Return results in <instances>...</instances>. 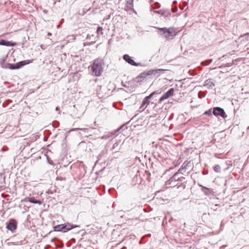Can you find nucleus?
<instances>
[{
	"label": "nucleus",
	"mask_w": 249,
	"mask_h": 249,
	"mask_svg": "<svg viewBox=\"0 0 249 249\" xmlns=\"http://www.w3.org/2000/svg\"><path fill=\"white\" fill-rule=\"evenodd\" d=\"M161 35H164V36L167 39H173L176 36V31L174 28H159Z\"/></svg>",
	"instance_id": "3"
},
{
	"label": "nucleus",
	"mask_w": 249,
	"mask_h": 249,
	"mask_svg": "<svg viewBox=\"0 0 249 249\" xmlns=\"http://www.w3.org/2000/svg\"><path fill=\"white\" fill-rule=\"evenodd\" d=\"M104 62L102 60L97 59L94 60L93 64L89 67L92 74L95 76H100L103 71Z\"/></svg>",
	"instance_id": "2"
},
{
	"label": "nucleus",
	"mask_w": 249,
	"mask_h": 249,
	"mask_svg": "<svg viewBox=\"0 0 249 249\" xmlns=\"http://www.w3.org/2000/svg\"><path fill=\"white\" fill-rule=\"evenodd\" d=\"M158 13L164 17L165 20H170L171 14L169 10H160L158 11Z\"/></svg>",
	"instance_id": "12"
},
{
	"label": "nucleus",
	"mask_w": 249,
	"mask_h": 249,
	"mask_svg": "<svg viewBox=\"0 0 249 249\" xmlns=\"http://www.w3.org/2000/svg\"><path fill=\"white\" fill-rule=\"evenodd\" d=\"M213 114L216 117H220L224 119L227 117V115L224 109L219 107H215L213 108Z\"/></svg>",
	"instance_id": "6"
},
{
	"label": "nucleus",
	"mask_w": 249,
	"mask_h": 249,
	"mask_svg": "<svg viewBox=\"0 0 249 249\" xmlns=\"http://www.w3.org/2000/svg\"><path fill=\"white\" fill-rule=\"evenodd\" d=\"M221 167L219 165L216 164L214 166L213 170L215 172L220 173Z\"/></svg>",
	"instance_id": "23"
},
{
	"label": "nucleus",
	"mask_w": 249,
	"mask_h": 249,
	"mask_svg": "<svg viewBox=\"0 0 249 249\" xmlns=\"http://www.w3.org/2000/svg\"><path fill=\"white\" fill-rule=\"evenodd\" d=\"M17 45L16 42L12 41H7L5 40H1L0 41V45H4L6 46H15Z\"/></svg>",
	"instance_id": "17"
},
{
	"label": "nucleus",
	"mask_w": 249,
	"mask_h": 249,
	"mask_svg": "<svg viewBox=\"0 0 249 249\" xmlns=\"http://www.w3.org/2000/svg\"><path fill=\"white\" fill-rule=\"evenodd\" d=\"M119 144V142H116L114 143V144H113V146L111 149V150H113L116 147H117Z\"/></svg>",
	"instance_id": "26"
},
{
	"label": "nucleus",
	"mask_w": 249,
	"mask_h": 249,
	"mask_svg": "<svg viewBox=\"0 0 249 249\" xmlns=\"http://www.w3.org/2000/svg\"><path fill=\"white\" fill-rule=\"evenodd\" d=\"M177 11V9L176 8L175 9L173 10V12H176Z\"/></svg>",
	"instance_id": "32"
},
{
	"label": "nucleus",
	"mask_w": 249,
	"mask_h": 249,
	"mask_svg": "<svg viewBox=\"0 0 249 249\" xmlns=\"http://www.w3.org/2000/svg\"><path fill=\"white\" fill-rule=\"evenodd\" d=\"M9 68L11 70L16 69V67H15V64H10Z\"/></svg>",
	"instance_id": "27"
},
{
	"label": "nucleus",
	"mask_w": 249,
	"mask_h": 249,
	"mask_svg": "<svg viewBox=\"0 0 249 249\" xmlns=\"http://www.w3.org/2000/svg\"><path fill=\"white\" fill-rule=\"evenodd\" d=\"M23 201H29L32 203L38 204L39 205H41L42 203V202L40 200H36L35 199L34 197H27L24 199L21 200V202Z\"/></svg>",
	"instance_id": "15"
},
{
	"label": "nucleus",
	"mask_w": 249,
	"mask_h": 249,
	"mask_svg": "<svg viewBox=\"0 0 249 249\" xmlns=\"http://www.w3.org/2000/svg\"><path fill=\"white\" fill-rule=\"evenodd\" d=\"M113 241L110 242V243H113Z\"/></svg>",
	"instance_id": "35"
},
{
	"label": "nucleus",
	"mask_w": 249,
	"mask_h": 249,
	"mask_svg": "<svg viewBox=\"0 0 249 249\" xmlns=\"http://www.w3.org/2000/svg\"><path fill=\"white\" fill-rule=\"evenodd\" d=\"M212 109L213 108H211L205 111L203 113V115H208L209 116H212V115L213 114Z\"/></svg>",
	"instance_id": "22"
},
{
	"label": "nucleus",
	"mask_w": 249,
	"mask_h": 249,
	"mask_svg": "<svg viewBox=\"0 0 249 249\" xmlns=\"http://www.w3.org/2000/svg\"><path fill=\"white\" fill-rule=\"evenodd\" d=\"M246 36H249V33H247L244 34L243 35H241V37Z\"/></svg>",
	"instance_id": "29"
},
{
	"label": "nucleus",
	"mask_w": 249,
	"mask_h": 249,
	"mask_svg": "<svg viewBox=\"0 0 249 249\" xmlns=\"http://www.w3.org/2000/svg\"><path fill=\"white\" fill-rule=\"evenodd\" d=\"M129 122L130 121H128L127 123L123 124L117 129L114 130L111 132H110V138L112 137V139H113L118 135L120 133L121 130L122 129V131H123L125 129H126L127 128V126L126 125L129 123Z\"/></svg>",
	"instance_id": "8"
},
{
	"label": "nucleus",
	"mask_w": 249,
	"mask_h": 249,
	"mask_svg": "<svg viewBox=\"0 0 249 249\" xmlns=\"http://www.w3.org/2000/svg\"><path fill=\"white\" fill-rule=\"evenodd\" d=\"M102 31H103V29L102 27H98L97 30V33L98 35H102L103 34V32H102Z\"/></svg>",
	"instance_id": "25"
},
{
	"label": "nucleus",
	"mask_w": 249,
	"mask_h": 249,
	"mask_svg": "<svg viewBox=\"0 0 249 249\" xmlns=\"http://www.w3.org/2000/svg\"><path fill=\"white\" fill-rule=\"evenodd\" d=\"M175 89L174 88H170L168 91L165 92L159 99V103H161L164 100L168 99L174 95Z\"/></svg>",
	"instance_id": "9"
},
{
	"label": "nucleus",
	"mask_w": 249,
	"mask_h": 249,
	"mask_svg": "<svg viewBox=\"0 0 249 249\" xmlns=\"http://www.w3.org/2000/svg\"><path fill=\"white\" fill-rule=\"evenodd\" d=\"M193 167V163L191 161H185L182 164L178 171L181 175H188L191 171Z\"/></svg>",
	"instance_id": "4"
},
{
	"label": "nucleus",
	"mask_w": 249,
	"mask_h": 249,
	"mask_svg": "<svg viewBox=\"0 0 249 249\" xmlns=\"http://www.w3.org/2000/svg\"><path fill=\"white\" fill-rule=\"evenodd\" d=\"M120 243H121V242H119V243H118L116 244L115 245H114V244H112V245H111V247H112V248H113V247H115V246H117V245H119Z\"/></svg>",
	"instance_id": "28"
},
{
	"label": "nucleus",
	"mask_w": 249,
	"mask_h": 249,
	"mask_svg": "<svg viewBox=\"0 0 249 249\" xmlns=\"http://www.w3.org/2000/svg\"><path fill=\"white\" fill-rule=\"evenodd\" d=\"M213 62L212 59H209L208 60L203 61L201 62V65L203 66H207Z\"/></svg>",
	"instance_id": "21"
},
{
	"label": "nucleus",
	"mask_w": 249,
	"mask_h": 249,
	"mask_svg": "<svg viewBox=\"0 0 249 249\" xmlns=\"http://www.w3.org/2000/svg\"><path fill=\"white\" fill-rule=\"evenodd\" d=\"M178 182H180L181 184L178 186V189H179L180 190H182L186 188V184L187 182V180H186L185 177L183 176L179 177Z\"/></svg>",
	"instance_id": "13"
},
{
	"label": "nucleus",
	"mask_w": 249,
	"mask_h": 249,
	"mask_svg": "<svg viewBox=\"0 0 249 249\" xmlns=\"http://www.w3.org/2000/svg\"><path fill=\"white\" fill-rule=\"evenodd\" d=\"M226 65H227V66H229V63H227Z\"/></svg>",
	"instance_id": "34"
},
{
	"label": "nucleus",
	"mask_w": 249,
	"mask_h": 249,
	"mask_svg": "<svg viewBox=\"0 0 249 249\" xmlns=\"http://www.w3.org/2000/svg\"><path fill=\"white\" fill-rule=\"evenodd\" d=\"M198 96H199V98H202L203 97V96H201V97H200V96H199V93H198Z\"/></svg>",
	"instance_id": "33"
},
{
	"label": "nucleus",
	"mask_w": 249,
	"mask_h": 249,
	"mask_svg": "<svg viewBox=\"0 0 249 249\" xmlns=\"http://www.w3.org/2000/svg\"><path fill=\"white\" fill-rule=\"evenodd\" d=\"M171 169H172V168H170V169H169L168 170H166V171H165V173L166 172H168V171H170Z\"/></svg>",
	"instance_id": "31"
},
{
	"label": "nucleus",
	"mask_w": 249,
	"mask_h": 249,
	"mask_svg": "<svg viewBox=\"0 0 249 249\" xmlns=\"http://www.w3.org/2000/svg\"><path fill=\"white\" fill-rule=\"evenodd\" d=\"M159 93L157 91H154L150 93L148 96H146L142 101V104L139 108L141 110L140 111L141 112L143 111L147 107L146 106V102L147 100H152L153 98H156Z\"/></svg>",
	"instance_id": "5"
},
{
	"label": "nucleus",
	"mask_w": 249,
	"mask_h": 249,
	"mask_svg": "<svg viewBox=\"0 0 249 249\" xmlns=\"http://www.w3.org/2000/svg\"><path fill=\"white\" fill-rule=\"evenodd\" d=\"M163 69H151L147 71H144L137 76L134 80L140 85L142 84L149 79L152 78L153 76L158 77L160 75L161 71H164Z\"/></svg>",
	"instance_id": "1"
},
{
	"label": "nucleus",
	"mask_w": 249,
	"mask_h": 249,
	"mask_svg": "<svg viewBox=\"0 0 249 249\" xmlns=\"http://www.w3.org/2000/svg\"><path fill=\"white\" fill-rule=\"evenodd\" d=\"M121 0H110V1H111V2H110V4H114L115 5L118 4L120 3Z\"/></svg>",
	"instance_id": "24"
},
{
	"label": "nucleus",
	"mask_w": 249,
	"mask_h": 249,
	"mask_svg": "<svg viewBox=\"0 0 249 249\" xmlns=\"http://www.w3.org/2000/svg\"><path fill=\"white\" fill-rule=\"evenodd\" d=\"M123 59L129 64L134 66H141L140 63L134 61L133 57L129 56L128 54H124L123 56Z\"/></svg>",
	"instance_id": "10"
},
{
	"label": "nucleus",
	"mask_w": 249,
	"mask_h": 249,
	"mask_svg": "<svg viewBox=\"0 0 249 249\" xmlns=\"http://www.w3.org/2000/svg\"><path fill=\"white\" fill-rule=\"evenodd\" d=\"M150 103H151L150 100H147L146 102V106H147L148 105H149Z\"/></svg>",
	"instance_id": "30"
},
{
	"label": "nucleus",
	"mask_w": 249,
	"mask_h": 249,
	"mask_svg": "<svg viewBox=\"0 0 249 249\" xmlns=\"http://www.w3.org/2000/svg\"><path fill=\"white\" fill-rule=\"evenodd\" d=\"M180 173L178 171L176 173H175L172 176V178H173L174 180H176L177 182L179 181V177H178V176L180 175Z\"/></svg>",
	"instance_id": "20"
},
{
	"label": "nucleus",
	"mask_w": 249,
	"mask_h": 249,
	"mask_svg": "<svg viewBox=\"0 0 249 249\" xmlns=\"http://www.w3.org/2000/svg\"><path fill=\"white\" fill-rule=\"evenodd\" d=\"M214 86L215 84L212 79H208L205 80L204 84V86L206 87L208 89H212Z\"/></svg>",
	"instance_id": "16"
},
{
	"label": "nucleus",
	"mask_w": 249,
	"mask_h": 249,
	"mask_svg": "<svg viewBox=\"0 0 249 249\" xmlns=\"http://www.w3.org/2000/svg\"><path fill=\"white\" fill-rule=\"evenodd\" d=\"M6 228L11 231H14L17 229V225L13 222H10L6 226Z\"/></svg>",
	"instance_id": "19"
},
{
	"label": "nucleus",
	"mask_w": 249,
	"mask_h": 249,
	"mask_svg": "<svg viewBox=\"0 0 249 249\" xmlns=\"http://www.w3.org/2000/svg\"><path fill=\"white\" fill-rule=\"evenodd\" d=\"M198 185L201 187V191L204 193V194L206 196H210L213 194V189L212 188H209L208 187H205L198 183Z\"/></svg>",
	"instance_id": "11"
},
{
	"label": "nucleus",
	"mask_w": 249,
	"mask_h": 249,
	"mask_svg": "<svg viewBox=\"0 0 249 249\" xmlns=\"http://www.w3.org/2000/svg\"><path fill=\"white\" fill-rule=\"evenodd\" d=\"M166 185H170V187H175L178 186V183L177 181L173 179L172 177L165 182Z\"/></svg>",
	"instance_id": "18"
},
{
	"label": "nucleus",
	"mask_w": 249,
	"mask_h": 249,
	"mask_svg": "<svg viewBox=\"0 0 249 249\" xmlns=\"http://www.w3.org/2000/svg\"><path fill=\"white\" fill-rule=\"evenodd\" d=\"M73 226L69 223L65 224H60L55 226L54 227V231H55L67 232L72 229Z\"/></svg>",
	"instance_id": "7"
},
{
	"label": "nucleus",
	"mask_w": 249,
	"mask_h": 249,
	"mask_svg": "<svg viewBox=\"0 0 249 249\" xmlns=\"http://www.w3.org/2000/svg\"><path fill=\"white\" fill-rule=\"evenodd\" d=\"M33 61V59L20 61L18 63L15 64V67H16V69H18L25 65L32 63Z\"/></svg>",
	"instance_id": "14"
}]
</instances>
